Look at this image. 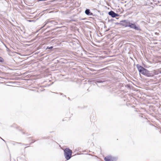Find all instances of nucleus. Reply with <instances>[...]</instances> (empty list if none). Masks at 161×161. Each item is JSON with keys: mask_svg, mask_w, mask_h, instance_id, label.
Here are the masks:
<instances>
[{"mask_svg": "<svg viewBox=\"0 0 161 161\" xmlns=\"http://www.w3.org/2000/svg\"><path fill=\"white\" fill-rule=\"evenodd\" d=\"M136 67L140 73L147 77H151L153 76V75L150 73L148 70L145 69L141 65L138 64H137Z\"/></svg>", "mask_w": 161, "mask_h": 161, "instance_id": "obj_1", "label": "nucleus"}, {"mask_svg": "<svg viewBox=\"0 0 161 161\" xmlns=\"http://www.w3.org/2000/svg\"><path fill=\"white\" fill-rule=\"evenodd\" d=\"M64 155L67 160H69L71 157L72 151L68 148H65L64 150Z\"/></svg>", "mask_w": 161, "mask_h": 161, "instance_id": "obj_2", "label": "nucleus"}, {"mask_svg": "<svg viewBox=\"0 0 161 161\" xmlns=\"http://www.w3.org/2000/svg\"><path fill=\"white\" fill-rule=\"evenodd\" d=\"M130 22L127 20H125L121 21L120 22V24L121 25L125 27H128L130 24Z\"/></svg>", "mask_w": 161, "mask_h": 161, "instance_id": "obj_3", "label": "nucleus"}, {"mask_svg": "<svg viewBox=\"0 0 161 161\" xmlns=\"http://www.w3.org/2000/svg\"><path fill=\"white\" fill-rule=\"evenodd\" d=\"M128 27L136 30H140V28L138 27H137L135 24L130 23V24L129 25Z\"/></svg>", "mask_w": 161, "mask_h": 161, "instance_id": "obj_4", "label": "nucleus"}, {"mask_svg": "<svg viewBox=\"0 0 161 161\" xmlns=\"http://www.w3.org/2000/svg\"><path fill=\"white\" fill-rule=\"evenodd\" d=\"M109 15L111 16L112 17H115L117 16H118V15L114 13V11H111L108 12Z\"/></svg>", "mask_w": 161, "mask_h": 161, "instance_id": "obj_5", "label": "nucleus"}, {"mask_svg": "<svg viewBox=\"0 0 161 161\" xmlns=\"http://www.w3.org/2000/svg\"><path fill=\"white\" fill-rule=\"evenodd\" d=\"M104 159L105 161H114L113 158L110 156L105 157Z\"/></svg>", "mask_w": 161, "mask_h": 161, "instance_id": "obj_6", "label": "nucleus"}, {"mask_svg": "<svg viewBox=\"0 0 161 161\" xmlns=\"http://www.w3.org/2000/svg\"><path fill=\"white\" fill-rule=\"evenodd\" d=\"M85 14L88 15H93L92 13L91 12L90 9H87L85 11Z\"/></svg>", "mask_w": 161, "mask_h": 161, "instance_id": "obj_7", "label": "nucleus"}, {"mask_svg": "<svg viewBox=\"0 0 161 161\" xmlns=\"http://www.w3.org/2000/svg\"><path fill=\"white\" fill-rule=\"evenodd\" d=\"M104 81H102L101 80H98L96 81L95 82L97 84V83H103Z\"/></svg>", "mask_w": 161, "mask_h": 161, "instance_id": "obj_8", "label": "nucleus"}, {"mask_svg": "<svg viewBox=\"0 0 161 161\" xmlns=\"http://www.w3.org/2000/svg\"><path fill=\"white\" fill-rule=\"evenodd\" d=\"M17 143H19V144H22V145H25V146H27V147H25V148H26L29 147V146H28V144H22L21 143H18V142H17Z\"/></svg>", "mask_w": 161, "mask_h": 161, "instance_id": "obj_9", "label": "nucleus"}, {"mask_svg": "<svg viewBox=\"0 0 161 161\" xmlns=\"http://www.w3.org/2000/svg\"><path fill=\"white\" fill-rule=\"evenodd\" d=\"M53 48V46H51V47H47V49H52Z\"/></svg>", "mask_w": 161, "mask_h": 161, "instance_id": "obj_10", "label": "nucleus"}, {"mask_svg": "<svg viewBox=\"0 0 161 161\" xmlns=\"http://www.w3.org/2000/svg\"><path fill=\"white\" fill-rule=\"evenodd\" d=\"M3 59L2 57H0V60H3Z\"/></svg>", "mask_w": 161, "mask_h": 161, "instance_id": "obj_11", "label": "nucleus"}, {"mask_svg": "<svg viewBox=\"0 0 161 161\" xmlns=\"http://www.w3.org/2000/svg\"><path fill=\"white\" fill-rule=\"evenodd\" d=\"M148 63H149L150 64H151L152 63L151 62V61H147Z\"/></svg>", "mask_w": 161, "mask_h": 161, "instance_id": "obj_12", "label": "nucleus"}, {"mask_svg": "<svg viewBox=\"0 0 161 161\" xmlns=\"http://www.w3.org/2000/svg\"><path fill=\"white\" fill-rule=\"evenodd\" d=\"M144 61V62H143L142 63H143V64H144V63L145 62V61Z\"/></svg>", "mask_w": 161, "mask_h": 161, "instance_id": "obj_13", "label": "nucleus"}, {"mask_svg": "<svg viewBox=\"0 0 161 161\" xmlns=\"http://www.w3.org/2000/svg\"><path fill=\"white\" fill-rule=\"evenodd\" d=\"M48 23V22H47L46 24H45V25L46 24H47V23Z\"/></svg>", "mask_w": 161, "mask_h": 161, "instance_id": "obj_14", "label": "nucleus"}, {"mask_svg": "<svg viewBox=\"0 0 161 161\" xmlns=\"http://www.w3.org/2000/svg\"><path fill=\"white\" fill-rule=\"evenodd\" d=\"M29 22H31V20H29Z\"/></svg>", "mask_w": 161, "mask_h": 161, "instance_id": "obj_15", "label": "nucleus"}, {"mask_svg": "<svg viewBox=\"0 0 161 161\" xmlns=\"http://www.w3.org/2000/svg\"><path fill=\"white\" fill-rule=\"evenodd\" d=\"M3 61H0V62H3Z\"/></svg>", "mask_w": 161, "mask_h": 161, "instance_id": "obj_16", "label": "nucleus"}, {"mask_svg": "<svg viewBox=\"0 0 161 161\" xmlns=\"http://www.w3.org/2000/svg\"><path fill=\"white\" fill-rule=\"evenodd\" d=\"M62 63H65V62H63Z\"/></svg>", "mask_w": 161, "mask_h": 161, "instance_id": "obj_17", "label": "nucleus"}, {"mask_svg": "<svg viewBox=\"0 0 161 161\" xmlns=\"http://www.w3.org/2000/svg\"><path fill=\"white\" fill-rule=\"evenodd\" d=\"M2 139V140L4 141V142H5L4 140H3V139Z\"/></svg>", "mask_w": 161, "mask_h": 161, "instance_id": "obj_18", "label": "nucleus"}, {"mask_svg": "<svg viewBox=\"0 0 161 161\" xmlns=\"http://www.w3.org/2000/svg\"><path fill=\"white\" fill-rule=\"evenodd\" d=\"M32 143H31L29 144L30 145Z\"/></svg>", "mask_w": 161, "mask_h": 161, "instance_id": "obj_19", "label": "nucleus"}]
</instances>
